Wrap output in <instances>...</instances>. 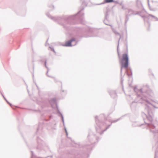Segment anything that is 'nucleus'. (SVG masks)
Here are the masks:
<instances>
[{"instance_id": "nucleus-3", "label": "nucleus", "mask_w": 158, "mask_h": 158, "mask_svg": "<svg viewBox=\"0 0 158 158\" xmlns=\"http://www.w3.org/2000/svg\"><path fill=\"white\" fill-rule=\"evenodd\" d=\"M105 2H113V0H106Z\"/></svg>"}, {"instance_id": "nucleus-2", "label": "nucleus", "mask_w": 158, "mask_h": 158, "mask_svg": "<svg viewBox=\"0 0 158 158\" xmlns=\"http://www.w3.org/2000/svg\"><path fill=\"white\" fill-rule=\"evenodd\" d=\"M75 41L73 39L71 40L66 42L65 44V46H72L71 44V43L73 41Z\"/></svg>"}, {"instance_id": "nucleus-1", "label": "nucleus", "mask_w": 158, "mask_h": 158, "mask_svg": "<svg viewBox=\"0 0 158 158\" xmlns=\"http://www.w3.org/2000/svg\"><path fill=\"white\" fill-rule=\"evenodd\" d=\"M128 65V57L127 54H123L121 62V67L127 68Z\"/></svg>"}]
</instances>
